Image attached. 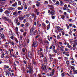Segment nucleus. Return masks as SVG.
Masks as SVG:
<instances>
[{
  "label": "nucleus",
  "mask_w": 77,
  "mask_h": 77,
  "mask_svg": "<svg viewBox=\"0 0 77 77\" xmlns=\"http://www.w3.org/2000/svg\"><path fill=\"white\" fill-rule=\"evenodd\" d=\"M50 28V25L49 24L47 26V30H49Z\"/></svg>",
  "instance_id": "18"
},
{
  "label": "nucleus",
  "mask_w": 77,
  "mask_h": 77,
  "mask_svg": "<svg viewBox=\"0 0 77 77\" xmlns=\"http://www.w3.org/2000/svg\"><path fill=\"white\" fill-rule=\"evenodd\" d=\"M10 43L11 45H12L13 46H14L15 43H14V41L10 40L8 41V44H9Z\"/></svg>",
  "instance_id": "3"
},
{
  "label": "nucleus",
  "mask_w": 77,
  "mask_h": 77,
  "mask_svg": "<svg viewBox=\"0 0 77 77\" xmlns=\"http://www.w3.org/2000/svg\"><path fill=\"white\" fill-rule=\"evenodd\" d=\"M20 40H21L23 39V38L22 37V36L21 35L20 36Z\"/></svg>",
  "instance_id": "41"
},
{
  "label": "nucleus",
  "mask_w": 77,
  "mask_h": 77,
  "mask_svg": "<svg viewBox=\"0 0 77 77\" xmlns=\"http://www.w3.org/2000/svg\"><path fill=\"white\" fill-rule=\"evenodd\" d=\"M45 43H47V44H49V42H48V41H45Z\"/></svg>",
  "instance_id": "55"
},
{
  "label": "nucleus",
  "mask_w": 77,
  "mask_h": 77,
  "mask_svg": "<svg viewBox=\"0 0 77 77\" xmlns=\"http://www.w3.org/2000/svg\"><path fill=\"white\" fill-rule=\"evenodd\" d=\"M54 53H57V50H56L54 49Z\"/></svg>",
  "instance_id": "38"
},
{
  "label": "nucleus",
  "mask_w": 77,
  "mask_h": 77,
  "mask_svg": "<svg viewBox=\"0 0 77 77\" xmlns=\"http://www.w3.org/2000/svg\"><path fill=\"white\" fill-rule=\"evenodd\" d=\"M10 38L12 39V40H14V37L12 36L10 37Z\"/></svg>",
  "instance_id": "30"
},
{
  "label": "nucleus",
  "mask_w": 77,
  "mask_h": 77,
  "mask_svg": "<svg viewBox=\"0 0 77 77\" xmlns=\"http://www.w3.org/2000/svg\"><path fill=\"white\" fill-rule=\"evenodd\" d=\"M24 18V17H19V20H23Z\"/></svg>",
  "instance_id": "27"
},
{
  "label": "nucleus",
  "mask_w": 77,
  "mask_h": 77,
  "mask_svg": "<svg viewBox=\"0 0 77 77\" xmlns=\"http://www.w3.org/2000/svg\"><path fill=\"white\" fill-rule=\"evenodd\" d=\"M66 75V73L65 72H63L61 73V76L62 77Z\"/></svg>",
  "instance_id": "16"
},
{
  "label": "nucleus",
  "mask_w": 77,
  "mask_h": 77,
  "mask_svg": "<svg viewBox=\"0 0 77 77\" xmlns=\"http://www.w3.org/2000/svg\"><path fill=\"white\" fill-rule=\"evenodd\" d=\"M2 18L3 19H4V20H5V21H8V20H9V18L8 17H6L3 16L2 17Z\"/></svg>",
  "instance_id": "7"
},
{
  "label": "nucleus",
  "mask_w": 77,
  "mask_h": 77,
  "mask_svg": "<svg viewBox=\"0 0 77 77\" xmlns=\"http://www.w3.org/2000/svg\"><path fill=\"white\" fill-rule=\"evenodd\" d=\"M22 51L23 52H25V49L24 48H23Z\"/></svg>",
  "instance_id": "63"
},
{
  "label": "nucleus",
  "mask_w": 77,
  "mask_h": 77,
  "mask_svg": "<svg viewBox=\"0 0 77 77\" xmlns=\"http://www.w3.org/2000/svg\"><path fill=\"white\" fill-rule=\"evenodd\" d=\"M26 26V27H28L29 26V23H27L26 24H25Z\"/></svg>",
  "instance_id": "44"
},
{
  "label": "nucleus",
  "mask_w": 77,
  "mask_h": 77,
  "mask_svg": "<svg viewBox=\"0 0 77 77\" xmlns=\"http://www.w3.org/2000/svg\"><path fill=\"white\" fill-rule=\"evenodd\" d=\"M41 33V32L39 30H38L37 31V35H39Z\"/></svg>",
  "instance_id": "43"
},
{
  "label": "nucleus",
  "mask_w": 77,
  "mask_h": 77,
  "mask_svg": "<svg viewBox=\"0 0 77 77\" xmlns=\"http://www.w3.org/2000/svg\"><path fill=\"white\" fill-rule=\"evenodd\" d=\"M51 15H54L55 14H54V12L53 11H51Z\"/></svg>",
  "instance_id": "24"
},
{
  "label": "nucleus",
  "mask_w": 77,
  "mask_h": 77,
  "mask_svg": "<svg viewBox=\"0 0 77 77\" xmlns=\"http://www.w3.org/2000/svg\"><path fill=\"white\" fill-rule=\"evenodd\" d=\"M71 68L73 70H75V68H74V66H71Z\"/></svg>",
  "instance_id": "32"
},
{
  "label": "nucleus",
  "mask_w": 77,
  "mask_h": 77,
  "mask_svg": "<svg viewBox=\"0 0 77 77\" xmlns=\"http://www.w3.org/2000/svg\"><path fill=\"white\" fill-rule=\"evenodd\" d=\"M73 71L75 72V74H77V70H73Z\"/></svg>",
  "instance_id": "36"
},
{
  "label": "nucleus",
  "mask_w": 77,
  "mask_h": 77,
  "mask_svg": "<svg viewBox=\"0 0 77 77\" xmlns=\"http://www.w3.org/2000/svg\"><path fill=\"white\" fill-rule=\"evenodd\" d=\"M30 35H34L33 33V28L32 27L30 29Z\"/></svg>",
  "instance_id": "2"
},
{
  "label": "nucleus",
  "mask_w": 77,
  "mask_h": 77,
  "mask_svg": "<svg viewBox=\"0 0 77 77\" xmlns=\"http://www.w3.org/2000/svg\"><path fill=\"white\" fill-rule=\"evenodd\" d=\"M28 57L30 58L32 57V53H31V52H29L28 53Z\"/></svg>",
  "instance_id": "14"
},
{
  "label": "nucleus",
  "mask_w": 77,
  "mask_h": 77,
  "mask_svg": "<svg viewBox=\"0 0 77 77\" xmlns=\"http://www.w3.org/2000/svg\"><path fill=\"white\" fill-rule=\"evenodd\" d=\"M13 15L15 17H17L18 16V13L16 11H15L13 13Z\"/></svg>",
  "instance_id": "4"
},
{
  "label": "nucleus",
  "mask_w": 77,
  "mask_h": 77,
  "mask_svg": "<svg viewBox=\"0 0 77 77\" xmlns=\"http://www.w3.org/2000/svg\"><path fill=\"white\" fill-rule=\"evenodd\" d=\"M60 5H63V2L62 1H60Z\"/></svg>",
  "instance_id": "31"
},
{
  "label": "nucleus",
  "mask_w": 77,
  "mask_h": 77,
  "mask_svg": "<svg viewBox=\"0 0 77 77\" xmlns=\"http://www.w3.org/2000/svg\"><path fill=\"white\" fill-rule=\"evenodd\" d=\"M23 6H21V7H19L17 8V9L19 11H20V10H23Z\"/></svg>",
  "instance_id": "8"
},
{
  "label": "nucleus",
  "mask_w": 77,
  "mask_h": 77,
  "mask_svg": "<svg viewBox=\"0 0 77 77\" xmlns=\"http://www.w3.org/2000/svg\"><path fill=\"white\" fill-rule=\"evenodd\" d=\"M18 3L19 5H21V2L19 1Z\"/></svg>",
  "instance_id": "50"
},
{
  "label": "nucleus",
  "mask_w": 77,
  "mask_h": 77,
  "mask_svg": "<svg viewBox=\"0 0 77 77\" xmlns=\"http://www.w3.org/2000/svg\"><path fill=\"white\" fill-rule=\"evenodd\" d=\"M57 30H60V27L58 26L57 27Z\"/></svg>",
  "instance_id": "29"
},
{
  "label": "nucleus",
  "mask_w": 77,
  "mask_h": 77,
  "mask_svg": "<svg viewBox=\"0 0 77 77\" xmlns=\"http://www.w3.org/2000/svg\"><path fill=\"white\" fill-rule=\"evenodd\" d=\"M23 6H26V3L24 2L23 1Z\"/></svg>",
  "instance_id": "22"
},
{
  "label": "nucleus",
  "mask_w": 77,
  "mask_h": 77,
  "mask_svg": "<svg viewBox=\"0 0 77 77\" xmlns=\"http://www.w3.org/2000/svg\"><path fill=\"white\" fill-rule=\"evenodd\" d=\"M59 12H60L61 14H62L63 13V11H61V10H60L59 11Z\"/></svg>",
  "instance_id": "62"
},
{
  "label": "nucleus",
  "mask_w": 77,
  "mask_h": 77,
  "mask_svg": "<svg viewBox=\"0 0 77 77\" xmlns=\"http://www.w3.org/2000/svg\"><path fill=\"white\" fill-rule=\"evenodd\" d=\"M3 11V9H0V12H1V13H2Z\"/></svg>",
  "instance_id": "56"
},
{
  "label": "nucleus",
  "mask_w": 77,
  "mask_h": 77,
  "mask_svg": "<svg viewBox=\"0 0 77 77\" xmlns=\"http://www.w3.org/2000/svg\"><path fill=\"white\" fill-rule=\"evenodd\" d=\"M5 14H10V12L6 10L5 12Z\"/></svg>",
  "instance_id": "13"
},
{
  "label": "nucleus",
  "mask_w": 77,
  "mask_h": 77,
  "mask_svg": "<svg viewBox=\"0 0 77 77\" xmlns=\"http://www.w3.org/2000/svg\"><path fill=\"white\" fill-rule=\"evenodd\" d=\"M64 6L65 8H66L67 9H68V8L67 7V5L66 4L64 5Z\"/></svg>",
  "instance_id": "57"
},
{
  "label": "nucleus",
  "mask_w": 77,
  "mask_h": 77,
  "mask_svg": "<svg viewBox=\"0 0 77 77\" xmlns=\"http://www.w3.org/2000/svg\"><path fill=\"white\" fill-rule=\"evenodd\" d=\"M44 4L45 5H46V4H48V2L47 1H45V2L44 3Z\"/></svg>",
  "instance_id": "23"
},
{
  "label": "nucleus",
  "mask_w": 77,
  "mask_h": 77,
  "mask_svg": "<svg viewBox=\"0 0 77 77\" xmlns=\"http://www.w3.org/2000/svg\"><path fill=\"white\" fill-rule=\"evenodd\" d=\"M54 70L53 69V70H52V72H51L52 73V74H54Z\"/></svg>",
  "instance_id": "48"
},
{
  "label": "nucleus",
  "mask_w": 77,
  "mask_h": 77,
  "mask_svg": "<svg viewBox=\"0 0 77 77\" xmlns=\"http://www.w3.org/2000/svg\"><path fill=\"white\" fill-rule=\"evenodd\" d=\"M17 5V2H15L14 4H12L11 6L13 7H15Z\"/></svg>",
  "instance_id": "12"
},
{
  "label": "nucleus",
  "mask_w": 77,
  "mask_h": 77,
  "mask_svg": "<svg viewBox=\"0 0 77 77\" xmlns=\"http://www.w3.org/2000/svg\"><path fill=\"white\" fill-rule=\"evenodd\" d=\"M55 5H59V2L58 1H57L55 3Z\"/></svg>",
  "instance_id": "25"
},
{
  "label": "nucleus",
  "mask_w": 77,
  "mask_h": 77,
  "mask_svg": "<svg viewBox=\"0 0 77 77\" xmlns=\"http://www.w3.org/2000/svg\"><path fill=\"white\" fill-rule=\"evenodd\" d=\"M65 50L66 51H68V49L66 48H65Z\"/></svg>",
  "instance_id": "58"
},
{
  "label": "nucleus",
  "mask_w": 77,
  "mask_h": 77,
  "mask_svg": "<svg viewBox=\"0 0 77 77\" xmlns=\"http://www.w3.org/2000/svg\"><path fill=\"white\" fill-rule=\"evenodd\" d=\"M15 30L16 32H17V31L18 30V28L17 27H16L15 28Z\"/></svg>",
  "instance_id": "49"
},
{
  "label": "nucleus",
  "mask_w": 77,
  "mask_h": 77,
  "mask_svg": "<svg viewBox=\"0 0 77 77\" xmlns=\"http://www.w3.org/2000/svg\"><path fill=\"white\" fill-rule=\"evenodd\" d=\"M68 2H69V3H73V2H74L73 1H72V0H68V1H67Z\"/></svg>",
  "instance_id": "33"
},
{
  "label": "nucleus",
  "mask_w": 77,
  "mask_h": 77,
  "mask_svg": "<svg viewBox=\"0 0 77 77\" xmlns=\"http://www.w3.org/2000/svg\"><path fill=\"white\" fill-rule=\"evenodd\" d=\"M32 63L33 64V65H35L36 64V62H35L34 61H33L32 62Z\"/></svg>",
  "instance_id": "53"
},
{
  "label": "nucleus",
  "mask_w": 77,
  "mask_h": 77,
  "mask_svg": "<svg viewBox=\"0 0 77 77\" xmlns=\"http://www.w3.org/2000/svg\"><path fill=\"white\" fill-rule=\"evenodd\" d=\"M18 22V19L17 17H16L15 18L14 20V23L15 24H17Z\"/></svg>",
  "instance_id": "6"
},
{
  "label": "nucleus",
  "mask_w": 77,
  "mask_h": 77,
  "mask_svg": "<svg viewBox=\"0 0 77 77\" xmlns=\"http://www.w3.org/2000/svg\"><path fill=\"white\" fill-rule=\"evenodd\" d=\"M0 36L2 39H4L5 38V36H4V34H2L1 33H0Z\"/></svg>",
  "instance_id": "9"
},
{
  "label": "nucleus",
  "mask_w": 77,
  "mask_h": 77,
  "mask_svg": "<svg viewBox=\"0 0 77 77\" xmlns=\"http://www.w3.org/2000/svg\"><path fill=\"white\" fill-rule=\"evenodd\" d=\"M38 45V43H36V42H34L33 44H32V47H36Z\"/></svg>",
  "instance_id": "5"
},
{
  "label": "nucleus",
  "mask_w": 77,
  "mask_h": 77,
  "mask_svg": "<svg viewBox=\"0 0 77 77\" xmlns=\"http://www.w3.org/2000/svg\"><path fill=\"white\" fill-rule=\"evenodd\" d=\"M44 60L45 62H47V58H46V57H45L44 59Z\"/></svg>",
  "instance_id": "26"
},
{
  "label": "nucleus",
  "mask_w": 77,
  "mask_h": 77,
  "mask_svg": "<svg viewBox=\"0 0 77 77\" xmlns=\"http://www.w3.org/2000/svg\"><path fill=\"white\" fill-rule=\"evenodd\" d=\"M49 56H50V57L52 58V57H55V56L54 54H49Z\"/></svg>",
  "instance_id": "15"
},
{
  "label": "nucleus",
  "mask_w": 77,
  "mask_h": 77,
  "mask_svg": "<svg viewBox=\"0 0 77 77\" xmlns=\"http://www.w3.org/2000/svg\"><path fill=\"white\" fill-rule=\"evenodd\" d=\"M4 66L5 68H7V69H8L9 68V67L8 66L5 65Z\"/></svg>",
  "instance_id": "28"
},
{
  "label": "nucleus",
  "mask_w": 77,
  "mask_h": 77,
  "mask_svg": "<svg viewBox=\"0 0 77 77\" xmlns=\"http://www.w3.org/2000/svg\"><path fill=\"white\" fill-rule=\"evenodd\" d=\"M30 42V40H29V39H27V42L29 44Z\"/></svg>",
  "instance_id": "59"
},
{
  "label": "nucleus",
  "mask_w": 77,
  "mask_h": 77,
  "mask_svg": "<svg viewBox=\"0 0 77 77\" xmlns=\"http://www.w3.org/2000/svg\"><path fill=\"white\" fill-rule=\"evenodd\" d=\"M26 33H27V32H23V36H26Z\"/></svg>",
  "instance_id": "35"
},
{
  "label": "nucleus",
  "mask_w": 77,
  "mask_h": 77,
  "mask_svg": "<svg viewBox=\"0 0 77 77\" xmlns=\"http://www.w3.org/2000/svg\"><path fill=\"white\" fill-rule=\"evenodd\" d=\"M53 75H54V74H53V73H51V72L50 74V75L51 76V77H52V76H53Z\"/></svg>",
  "instance_id": "39"
},
{
  "label": "nucleus",
  "mask_w": 77,
  "mask_h": 77,
  "mask_svg": "<svg viewBox=\"0 0 77 77\" xmlns=\"http://www.w3.org/2000/svg\"><path fill=\"white\" fill-rule=\"evenodd\" d=\"M27 67L29 69V74H30V73H32L33 72V69H32V68H31V66H30V64H28V65Z\"/></svg>",
  "instance_id": "1"
},
{
  "label": "nucleus",
  "mask_w": 77,
  "mask_h": 77,
  "mask_svg": "<svg viewBox=\"0 0 77 77\" xmlns=\"http://www.w3.org/2000/svg\"><path fill=\"white\" fill-rule=\"evenodd\" d=\"M63 54H65V55H66V54H68V53H69V52L64 51V52H63Z\"/></svg>",
  "instance_id": "17"
},
{
  "label": "nucleus",
  "mask_w": 77,
  "mask_h": 77,
  "mask_svg": "<svg viewBox=\"0 0 77 77\" xmlns=\"http://www.w3.org/2000/svg\"><path fill=\"white\" fill-rule=\"evenodd\" d=\"M43 27H46V25L44 23H43L42 24Z\"/></svg>",
  "instance_id": "19"
},
{
  "label": "nucleus",
  "mask_w": 77,
  "mask_h": 77,
  "mask_svg": "<svg viewBox=\"0 0 77 77\" xmlns=\"http://www.w3.org/2000/svg\"><path fill=\"white\" fill-rule=\"evenodd\" d=\"M42 70H44V71H45L46 69L45 68H44L43 67H42Z\"/></svg>",
  "instance_id": "47"
},
{
  "label": "nucleus",
  "mask_w": 77,
  "mask_h": 77,
  "mask_svg": "<svg viewBox=\"0 0 77 77\" xmlns=\"http://www.w3.org/2000/svg\"><path fill=\"white\" fill-rule=\"evenodd\" d=\"M66 63L67 65H69V61L67 60L66 61Z\"/></svg>",
  "instance_id": "34"
},
{
  "label": "nucleus",
  "mask_w": 77,
  "mask_h": 77,
  "mask_svg": "<svg viewBox=\"0 0 77 77\" xmlns=\"http://www.w3.org/2000/svg\"><path fill=\"white\" fill-rule=\"evenodd\" d=\"M5 72L6 75H8V76H9V72L8 71H5Z\"/></svg>",
  "instance_id": "10"
},
{
  "label": "nucleus",
  "mask_w": 77,
  "mask_h": 77,
  "mask_svg": "<svg viewBox=\"0 0 77 77\" xmlns=\"http://www.w3.org/2000/svg\"><path fill=\"white\" fill-rule=\"evenodd\" d=\"M37 32V30H35V31L33 33L34 35H36V33Z\"/></svg>",
  "instance_id": "46"
},
{
  "label": "nucleus",
  "mask_w": 77,
  "mask_h": 77,
  "mask_svg": "<svg viewBox=\"0 0 77 77\" xmlns=\"http://www.w3.org/2000/svg\"><path fill=\"white\" fill-rule=\"evenodd\" d=\"M50 58L51 60V61H52V60H53V58L51 57H50Z\"/></svg>",
  "instance_id": "45"
},
{
  "label": "nucleus",
  "mask_w": 77,
  "mask_h": 77,
  "mask_svg": "<svg viewBox=\"0 0 77 77\" xmlns=\"http://www.w3.org/2000/svg\"><path fill=\"white\" fill-rule=\"evenodd\" d=\"M8 9L9 11H13V10L15 9V8H14L10 7L8 8Z\"/></svg>",
  "instance_id": "11"
},
{
  "label": "nucleus",
  "mask_w": 77,
  "mask_h": 77,
  "mask_svg": "<svg viewBox=\"0 0 77 77\" xmlns=\"http://www.w3.org/2000/svg\"><path fill=\"white\" fill-rule=\"evenodd\" d=\"M39 41L41 43H42V39H40L39 40Z\"/></svg>",
  "instance_id": "52"
},
{
  "label": "nucleus",
  "mask_w": 77,
  "mask_h": 77,
  "mask_svg": "<svg viewBox=\"0 0 77 77\" xmlns=\"http://www.w3.org/2000/svg\"><path fill=\"white\" fill-rule=\"evenodd\" d=\"M39 12H38L36 13L37 15H39Z\"/></svg>",
  "instance_id": "64"
},
{
  "label": "nucleus",
  "mask_w": 77,
  "mask_h": 77,
  "mask_svg": "<svg viewBox=\"0 0 77 77\" xmlns=\"http://www.w3.org/2000/svg\"><path fill=\"white\" fill-rule=\"evenodd\" d=\"M4 47H5V48H7V47H8V45H4Z\"/></svg>",
  "instance_id": "60"
},
{
  "label": "nucleus",
  "mask_w": 77,
  "mask_h": 77,
  "mask_svg": "<svg viewBox=\"0 0 77 77\" xmlns=\"http://www.w3.org/2000/svg\"><path fill=\"white\" fill-rule=\"evenodd\" d=\"M64 60H68V57H64Z\"/></svg>",
  "instance_id": "40"
},
{
  "label": "nucleus",
  "mask_w": 77,
  "mask_h": 77,
  "mask_svg": "<svg viewBox=\"0 0 77 77\" xmlns=\"http://www.w3.org/2000/svg\"><path fill=\"white\" fill-rule=\"evenodd\" d=\"M65 47L62 46L60 47V48L61 50H63Z\"/></svg>",
  "instance_id": "37"
},
{
  "label": "nucleus",
  "mask_w": 77,
  "mask_h": 77,
  "mask_svg": "<svg viewBox=\"0 0 77 77\" xmlns=\"http://www.w3.org/2000/svg\"><path fill=\"white\" fill-rule=\"evenodd\" d=\"M31 16H33V17H35V14L33 13H32L31 14Z\"/></svg>",
  "instance_id": "54"
},
{
  "label": "nucleus",
  "mask_w": 77,
  "mask_h": 77,
  "mask_svg": "<svg viewBox=\"0 0 77 77\" xmlns=\"http://www.w3.org/2000/svg\"><path fill=\"white\" fill-rule=\"evenodd\" d=\"M69 74H70V75H72V71H70Z\"/></svg>",
  "instance_id": "51"
},
{
  "label": "nucleus",
  "mask_w": 77,
  "mask_h": 77,
  "mask_svg": "<svg viewBox=\"0 0 77 77\" xmlns=\"http://www.w3.org/2000/svg\"><path fill=\"white\" fill-rule=\"evenodd\" d=\"M66 10H67L68 12H69V13H70V12H71V11L69 9H68L67 8L66 9Z\"/></svg>",
  "instance_id": "42"
},
{
  "label": "nucleus",
  "mask_w": 77,
  "mask_h": 77,
  "mask_svg": "<svg viewBox=\"0 0 77 77\" xmlns=\"http://www.w3.org/2000/svg\"><path fill=\"white\" fill-rule=\"evenodd\" d=\"M61 18L62 19L64 20L65 18V16H64V15H62L61 16Z\"/></svg>",
  "instance_id": "20"
},
{
  "label": "nucleus",
  "mask_w": 77,
  "mask_h": 77,
  "mask_svg": "<svg viewBox=\"0 0 77 77\" xmlns=\"http://www.w3.org/2000/svg\"><path fill=\"white\" fill-rule=\"evenodd\" d=\"M14 40L15 42H17V43H18V39H17V38H14Z\"/></svg>",
  "instance_id": "21"
},
{
  "label": "nucleus",
  "mask_w": 77,
  "mask_h": 77,
  "mask_svg": "<svg viewBox=\"0 0 77 77\" xmlns=\"http://www.w3.org/2000/svg\"><path fill=\"white\" fill-rule=\"evenodd\" d=\"M52 18L53 19H54L55 18V16H52Z\"/></svg>",
  "instance_id": "61"
}]
</instances>
